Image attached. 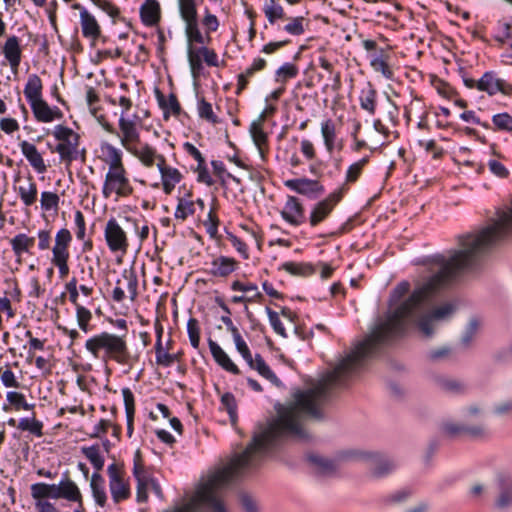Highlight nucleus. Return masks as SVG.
Returning a JSON list of instances; mask_svg holds the SVG:
<instances>
[{"mask_svg": "<svg viewBox=\"0 0 512 512\" xmlns=\"http://www.w3.org/2000/svg\"><path fill=\"white\" fill-rule=\"evenodd\" d=\"M85 348L95 358L100 357L103 352V359L114 360L119 364H127L130 361V352L124 337L108 332H103L89 338Z\"/></svg>", "mask_w": 512, "mask_h": 512, "instance_id": "nucleus-1", "label": "nucleus"}, {"mask_svg": "<svg viewBox=\"0 0 512 512\" xmlns=\"http://www.w3.org/2000/svg\"><path fill=\"white\" fill-rule=\"evenodd\" d=\"M119 139L127 152L139 162L147 157L156 148L148 143H142L137 123L121 115L119 118Z\"/></svg>", "mask_w": 512, "mask_h": 512, "instance_id": "nucleus-2", "label": "nucleus"}, {"mask_svg": "<svg viewBox=\"0 0 512 512\" xmlns=\"http://www.w3.org/2000/svg\"><path fill=\"white\" fill-rule=\"evenodd\" d=\"M145 168L152 169L156 167L160 172L161 181L151 184L153 188L162 187L166 195H170L182 179V173L174 167L167 164L166 158L163 154L159 153L157 149L152 151L145 159L140 162Z\"/></svg>", "mask_w": 512, "mask_h": 512, "instance_id": "nucleus-3", "label": "nucleus"}, {"mask_svg": "<svg viewBox=\"0 0 512 512\" xmlns=\"http://www.w3.org/2000/svg\"><path fill=\"white\" fill-rule=\"evenodd\" d=\"M72 233L67 228H61L55 234L53 245L51 246V264L58 268L62 279L69 275L70 246L72 243Z\"/></svg>", "mask_w": 512, "mask_h": 512, "instance_id": "nucleus-4", "label": "nucleus"}, {"mask_svg": "<svg viewBox=\"0 0 512 512\" xmlns=\"http://www.w3.org/2000/svg\"><path fill=\"white\" fill-rule=\"evenodd\" d=\"M53 136L58 141L55 151L59 154L61 161L70 165L78 154L79 134L69 127L57 125L53 130Z\"/></svg>", "mask_w": 512, "mask_h": 512, "instance_id": "nucleus-5", "label": "nucleus"}, {"mask_svg": "<svg viewBox=\"0 0 512 512\" xmlns=\"http://www.w3.org/2000/svg\"><path fill=\"white\" fill-rule=\"evenodd\" d=\"M442 433L449 438L466 437L473 440L484 439L488 436V429L485 423L476 422L456 423L453 421H444L441 424Z\"/></svg>", "mask_w": 512, "mask_h": 512, "instance_id": "nucleus-6", "label": "nucleus"}, {"mask_svg": "<svg viewBox=\"0 0 512 512\" xmlns=\"http://www.w3.org/2000/svg\"><path fill=\"white\" fill-rule=\"evenodd\" d=\"M179 11L185 23L187 42L204 44V37L199 29L195 0H178Z\"/></svg>", "mask_w": 512, "mask_h": 512, "instance_id": "nucleus-7", "label": "nucleus"}, {"mask_svg": "<svg viewBox=\"0 0 512 512\" xmlns=\"http://www.w3.org/2000/svg\"><path fill=\"white\" fill-rule=\"evenodd\" d=\"M455 310L456 307L453 303L440 304L419 316L417 326L425 337H430L434 333L436 325L441 321L449 319Z\"/></svg>", "mask_w": 512, "mask_h": 512, "instance_id": "nucleus-8", "label": "nucleus"}, {"mask_svg": "<svg viewBox=\"0 0 512 512\" xmlns=\"http://www.w3.org/2000/svg\"><path fill=\"white\" fill-rule=\"evenodd\" d=\"M133 193V187L128 178L127 171L106 173L102 194L105 199L115 196L116 199L129 197Z\"/></svg>", "mask_w": 512, "mask_h": 512, "instance_id": "nucleus-9", "label": "nucleus"}, {"mask_svg": "<svg viewBox=\"0 0 512 512\" xmlns=\"http://www.w3.org/2000/svg\"><path fill=\"white\" fill-rule=\"evenodd\" d=\"M104 237L111 252H121L123 254L127 252L129 248L128 237L116 219L111 218L107 221Z\"/></svg>", "mask_w": 512, "mask_h": 512, "instance_id": "nucleus-10", "label": "nucleus"}, {"mask_svg": "<svg viewBox=\"0 0 512 512\" xmlns=\"http://www.w3.org/2000/svg\"><path fill=\"white\" fill-rule=\"evenodd\" d=\"M344 191L345 188L343 186L314 206L309 217L311 226H317L330 215L335 206L341 201Z\"/></svg>", "mask_w": 512, "mask_h": 512, "instance_id": "nucleus-11", "label": "nucleus"}, {"mask_svg": "<svg viewBox=\"0 0 512 512\" xmlns=\"http://www.w3.org/2000/svg\"><path fill=\"white\" fill-rule=\"evenodd\" d=\"M109 487L113 500L119 503L130 496V487L125 479L124 471L117 465L111 464L107 469Z\"/></svg>", "mask_w": 512, "mask_h": 512, "instance_id": "nucleus-12", "label": "nucleus"}, {"mask_svg": "<svg viewBox=\"0 0 512 512\" xmlns=\"http://www.w3.org/2000/svg\"><path fill=\"white\" fill-rule=\"evenodd\" d=\"M351 457L367 462L369 468L375 476L386 475L394 467V464L391 460L378 453L368 451H354L351 453Z\"/></svg>", "mask_w": 512, "mask_h": 512, "instance_id": "nucleus-13", "label": "nucleus"}, {"mask_svg": "<svg viewBox=\"0 0 512 512\" xmlns=\"http://www.w3.org/2000/svg\"><path fill=\"white\" fill-rule=\"evenodd\" d=\"M495 482L499 490L495 499V507L499 510L512 507V475L500 472L496 475Z\"/></svg>", "mask_w": 512, "mask_h": 512, "instance_id": "nucleus-14", "label": "nucleus"}, {"mask_svg": "<svg viewBox=\"0 0 512 512\" xmlns=\"http://www.w3.org/2000/svg\"><path fill=\"white\" fill-rule=\"evenodd\" d=\"M137 296V279L133 273H125L121 279H118L116 286L113 289L112 297L115 301L121 302L126 297H129L132 301Z\"/></svg>", "mask_w": 512, "mask_h": 512, "instance_id": "nucleus-15", "label": "nucleus"}, {"mask_svg": "<svg viewBox=\"0 0 512 512\" xmlns=\"http://www.w3.org/2000/svg\"><path fill=\"white\" fill-rule=\"evenodd\" d=\"M100 159L108 167L106 173L127 171L123 162L122 152L111 144H104L101 146Z\"/></svg>", "mask_w": 512, "mask_h": 512, "instance_id": "nucleus-16", "label": "nucleus"}, {"mask_svg": "<svg viewBox=\"0 0 512 512\" xmlns=\"http://www.w3.org/2000/svg\"><path fill=\"white\" fill-rule=\"evenodd\" d=\"M1 51L8 61L11 70L16 73L22 59V49L19 38L14 35L9 36L4 42Z\"/></svg>", "mask_w": 512, "mask_h": 512, "instance_id": "nucleus-17", "label": "nucleus"}, {"mask_svg": "<svg viewBox=\"0 0 512 512\" xmlns=\"http://www.w3.org/2000/svg\"><path fill=\"white\" fill-rule=\"evenodd\" d=\"M49 491L52 499L63 498L68 501H80V490L70 479L63 480L58 485L50 484Z\"/></svg>", "mask_w": 512, "mask_h": 512, "instance_id": "nucleus-18", "label": "nucleus"}, {"mask_svg": "<svg viewBox=\"0 0 512 512\" xmlns=\"http://www.w3.org/2000/svg\"><path fill=\"white\" fill-rule=\"evenodd\" d=\"M477 88L481 91H486L490 95L497 92H501L505 95L512 94V85L502 79L496 78L492 73H485L477 82Z\"/></svg>", "mask_w": 512, "mask_h": 512, "instance_id": "nucleus-19", "label": "nucleus"}, {"mask_svg": "<svg viewBox=\"0 0 512 512\" xmlns=\"http://www.w3.org/2000/svg\"><path fill=\"white\" fill-rule=\"evenodd\" d=\"M199 206L201 210L204 209V201L192 199V193L187 191L185 195L178 198V203L175 209L174 216L177 220L184 221L196 212V207Z\"/></svg>", "mask_w": 512, "mask_h": 512, "instance_id": "nucleus-20", "label": "nucleus"}, {"mask_svg": "<svg viewBox=\"0 0 512 512\" xmlns=\"http://www.w3.org/2000/svg\"><path fill=\"white\" fill-rule=\"evenodd\" d=\"M30 105L34 117L39 122L49 123L63 117V113L59 108H51L43 98L31 103Z\"/></svg>", "mask_w": 512, "mask_h": 512, "instance_id": "nucleus-21", "label": "nucleus"}, {"mask_svg": "<svg viewBox=\"0 0 512 512\" xmlns=\"http://www.w3.org/2000/svg\"><path fill=\"white\" fill-rule=\"evenodd\" d=\"M281 216L292 225H299L304 219V208L298 198L289 196L281 211Z\"/></svg>", "mask_w": 512, "mask_h": 512, "instance_id": "nucleus-22", "label": "nucleus"}, {"mask_svg": "<svg viewBox=\"0 0 512 512\" xmlns=\"http://www.w3.org/2000/svg\"><path fill=\"white\" fill-rule=\"evenodd\" d=\"M265 122V115H260L259 118L252 122L250 125V134L254 144L257 146L261 158L264 160L268 151V137L264 132L263 125Z\"/></svg>", "mask_w": 512, "mask_h": 512, "instance_id": "nucleus-23", "label": "nucleus"}, {"mask_svg": "<svg viewBox=\"0 0 512 512\" xmlns=\"http://www.w3.org/2000/svg\"><path fill=\"white\" fill-rule=\"evenodd\" d=\"M285 185L297 193L306 196L319 195L324 191L323 186L320 185L317 180H310L307 178L287 180Z\"/></svg>", "mask_w": 512, "mask_h": 512, "instance_id": "nucleus-24", "label": "nucleus"}, {"mask_svg": "<svg viewBox=\"0 0 512 512\" xmlns=\"http://www.w3.org/2000/svg\"><path fill=\"white\" fill-rule=\"evenodd\" d=\"M80 25L83 36L91 40L94 45L101 36V28L96 18L87 10H82L80 13Z\"/></svg>", "mask_w": 512, "mask_h": 512, "instance_id": "nucleus-25", "label": "nucleus"}, {"mask_svg": "<svg viewBox=\"0 0 512 512\" xmlns=\"http://www.w3.org/2000/svg\"><path fill=\"white\" fill-rule=\"evenodd\" d=\"M20 148L27 161L38 173H44L47 170L45 161L34 144L28 141H22Z\"/></svg>", "mask_w": 512, "mask_h": 512, "instance_id": "nucleus-26", "label": "nucleus"}, {"mask_svg": "<svg viewBox=\"0 0 512 512\" xmlns=\"http://www.w3.org/2000/svg\"><path fill=\"white\" fill-rule=\"evenodd\" d=\"M209 348L215 361L226 371L239 374L237 365L229 358L225 351L213 340H209Z\"/></svg>", "mask_w": 512, "mask_h": 512, "instance_id": "nucleus-27", "label": "nucleus"}, {"mask_svg": "<svg viewBox=\"0 0 512 512\" xmlns=\"http://www.w3.org/2000/svg\"><path fill=\"white\" fill-rule=\"evenodd\" d=\"M140 15L143 23L154 26L160 20V5L157 0H146L141 6Z\"/></svg>", "mask_w": 512, "mask_h": 512, "instance_id": "nucleus-28", "label": "nucleus"}, {"mask_svg": "<svg viewBox=\"0 0 512 512\" xmlns=\"http://www.w3.org/2000/svg\"><path fill=\"white\" fill-rule=\"evenodd\" d=\"M246 362L253 370H256L262 377L269 380L272 384L277 387L282 385L279 378L272 372L270 367L259 354H256L255 357H251V360Z\"/></svg>", "mask_w": 512, "mask_h": 512, "instance_id": "nucleus-29", "label": "nucleus"}, {"mask_svg": "<svg viewBox=\"0 0 512 512\" xmlns=\"http://www.w3.org/2000/svg\"><path fill=\"white\" fill-rule=\"evenodd\" d=\"M18 195L25 206H31L37 199V186L33 178H26L17 189Z\"/></svg>", "mask_w": 512, "mask_h": 512, "instance_id": "nucleus-30", "label": "nucleus"}, {"mask_svg": "<svg viewBox=\"0 0 512 512\" xmlns=\"http://www.w3.org/2000/svg\"><path fill=\"white\" fill-rule=\"evenodd\" d=\"M237 266V262L233 258L219 257L211 263L209 272L213 276L226 277L231 274Z\"/></svg>", "mask_w": 512, "mask_h": 512, "instance_id": "nucleus-31", "label": "nucleus"}, {"mask_svg": "<svg viewBox=\"0 0 512 512\" xmlns=\"http://www.w3.org/2000/svg\"><path fill=\"white\" fill-rule=\"evenodd\" d=\"M436 382L439 388L448 394L461 395L467 390L466 384L455 378L440 376L436 379Z\"/></svg>", "mask_w": 512, "mask_h": 512, "instance_id": "nucleus-32", "label": "nucleus"}, {"mask_svg": "<svg viewBox=\"0 0 512 512\" xmlns=\"http://www.w3.org/2000/svg\"><path fill=\"white\" fill-rule=\"evenodd\" d=\"M42 89L43 85L40 77L36 74L30 75L24 89V95L30 104L42 99Z\"/></svg>", "mask_w": 512, "mask_h": 512, "instance_id": "nucleus-33", "label": "nucleus"}, {"mask_svg": "<svg viewBox=\"0 0 512 512\" xmlns=\"http://www.w3.org/2000/svg\"><path fill=\"white\" fill-rule=\"evenodd\" d=\"M486 409L483 403L472 402L466 405L462 410V416L464 421L469 423L482 422L485 417Z\"/></svg>", "mask_w": 512, "mask_h": 512, "instance_id": "nucleus-34", "label": "nucleus"}, {"mask_svg": "<svg viewBox=\"0 0 512 512\" xmlns=\"http://www.w3.org/2000/svg\"><path fill=\"white\" fill-rule=\"evenodd\" d=\"M35 239L24 233L17 234L10 241L12 250L17 257H21L23 253H28L34 246Z\"/></svg>", "mask_w": 512, "mask_h": 512, "instance_id": "nucleus-35", "label": "nucleus"}, {"mask_svg": "<svg viewBox=\"0 0 512 512\" xmlns=\"http://www.w3.org/2000/svg\"><path fill=\"white\" fill-rule=\"evenodd\" d=\"M156 96L159 106L164 111V115L167 118L168 114L171 113L175 116L180 114V104L177 97L174 94H170L167 98L159 91H156Z\"/></svg>", "mask_w": 512, "mask_h": 512, "instance_id": "nucleus-36", "label": "nucleus"}, {"mask_svg": "<svg viewBox=\"0 0 512 512\" xmlns=\"http://www.w3.org/2000/svg\"><path fill=\"white\" fill-rule=\"evenodd\" d=\"M266 61L262 58L255 59L252 65L245 72L238 75L237 93H241L248 85V80L254 73L265 68Z\"/></svg>", "mask_w": 512, "mask_h": 512, "instance_id": "nucleus-37", "label": "nucleus"}, {"mask_svg": "<svg viewBox=\"0 0 512 512\" xmlns=\"http://www.w3.org/2000/svg\"><path fill=\"white\" fill-rule=\"evenodd\" d=\"M90 487L96 503L103 507L106 504L107 496L105 492V482L99 473H94L91 477Z\"/></svg>", "mask_w": 512, "mask_h": 512, "instance_id": "nucleus-38", "label": "nucleus"}, {"mask_svg": "<svg viewBox=\"0 0 512 512\" xmlns=\"http://www.w3.org/2000/svg\"><path fill=\"white\" fill-rule=\"evenodd\" d=\"M321 134L324 139V144L329 153H332L335 148L336 141V127L331 119L325 120L321 124Z\"/></svg>", "mask_w": 512, "mask_h": 512, "instance_id": "nucleus-39", "label": "nucleus"}, {"mask_svg": "<svg viewBox=\"0 0 512 512\" xmlns=\"http://www.w3.org/2000/svg\"><path fill=\"white\" fill-rule=\"evenodd\" d=\"M308 460L318 473L330 474L336 470L335 462L323 456L309 455Z\"/></svg>", "mask_w": 512, "mask_h": 512, "instance_id": "nucleus-40", "label": "nucleus"}, {"mask_svg": "<svg viewBox=\"0 0 512 512\" xmlns=\"http://www.w3.org/2000/svg\"><path fill=\"white\" fill-rule=\"evenodd\" d=\"M281 0H270L264 7V13L270 24L277 20L284 19V8L280 3Z\"/></svg>", "mask_w": 512, "mask_h": 512, "instance_id": "nucleus-41", "label": "nucleus"}, {"mask_svg": "<svg viewBox=\"0 0 512 512\" xmlns=\"http://www.w3.org/2000/svg\"><path fill=\"white\" fill-rule=\"evenodd\" d=\"M17 428L21 431H28L36 437L43 436V423L35 418H23L18 421Z\"/></svg>", "mask_w": 512, "mask_h": 512, "instance_id": "nucleus-42", "label": "nucleus"}, {"mask_svg": "<svg viewBox=\"0 0 512 512\" xmlns=\"http://www.w3.org/2000/svg\"><path fill=\"white\" fill-rule=\"evenodd\" d=\"M480 326L481 322L477 318H471L468 321L467 326L465 327V330L463 331L460 338V342L463 346H470L472 341L475 339Z\"/></svg>", "mask_w": 512, "mask_h": 512, "instance_id": "nucleus-43", "label": "nucleus"}, {"mask_svg": "<svg viewBox=\"0 0 512 512\" xmlns=\"http://www.w3.org/2000/svg\"><path fill=\"white\" fill-rule=\"evenodd\" d=\"M82 453L85 455V457L90 461V463L97 471H100L103 468L104 458L100 453L99 446L93 445L90 447H83Z\"/></svg>", "mask_w": 512, "mask_h": 512, "instance_id": "nucleus-44", "label": "nucleus"}, {"mask_svg": "<svg viewBox=\"0 0 512 512\" xmlns=\"http://www.w3.org/2000/svg\"><path fill=\"white\" fill-rule=\"evenodd\" d=\"M202 22V25L204 26L205 28V34H206V37L203 35L204 37V43L206 42V39L207 41L210 40V36L209 34L211 32H215L218 30L219 28V20L218 18L213 15L208 9L205 10V13H204V16L201 20Z\"/></svg>", "mask_w": 512, "mask_h": 512, "instance_id": "nucleus-45", "label": "nucleus"}, {"mask_svg": "<svg viewBox=\"0 0 512 512\" xmlns=\"http://www.w3.org/2000/svg\"><path fill=\"white\" fill-rule=\"evenodd\" d=\"M376 91L369 87L366 91H363V95L360 98L361 108L368 111L370 114H374L376 110Z\"/></svg>", "mask_w": 512, "mask_h": 512, "instance_id": "nucleus-46", "label": "nucleus"}, {"mask_svg": "<svg viewBox=\"0 0 512 512\" xmlns=\"http://www.w3.org/2000/svg\"><path fill=\"white\" fill-rule=\"evenodd\" d=\"M198 113L202 119L206 121L217 124L219 123V119L217 115L214 113L212 105L207 102L204 98L200 99L198 102Z\"/></svg>", "mask_w": 512, "mask_h": 512, "instance_id": "nucleus-47", "label": "nucleus"}, {"mask_svg": "<svg viewBox=\"0 0 512 512\" xmlns=\"http://www.w3.org/2000/svg\"><path fill=\"white\" fill-rule=\"evenodd\" d=\"M297 74V66L291 63H286L276 71V81L285 84L289 79L295 78Z\"/></svg>", "mask_w": 512, "mask_h": 512, "instance_id": "nucleus-48", "label": "nucleus"}, {"mask_svg": "<svg viewBox=\"0 0 512 512\" xmlns=\"http://www.w3.org/2000/svg\"><path fill=\"white\" fill-rule=\"evenodd\" d=\"M232 289L235 291H242L247 293V296H249V301H255L256 299L262 297L261 293L257 289V286L251 283L234 281L232 283Z\"/></svg>", "mask_w": 512, "mask_h": 512, "instance_id": "nucleus-49", "label": "nucleus"}, {"mask_svg": "<svg viewBox=\"0 0 512 512\" xmlns=\"http://www.w3.org/2000/svg\"><path fill=\"white\" fill-rule=\"evenodd\" d=\"M231 333H232V336H233V339H234V342H235V345H236V348H237L238 352L242 355V357L246 361H250L252 355L250 353V350H249L246 342L241 337L238 329L236 327H233L231 329Z\"/></svg>", "mask_w": 512, "mask_h": 512, "instance_id": "nucleus-50", "label": "nucleus"}, {"mask_svg": "<svg viewBox=\"0 0 512 512\" xmlns=\"http://www.w3.org/2000/svg\"><path fill=\"white\" fill-rule=\"evenodd\" d=\"M50 484L36 483L31 485V495L36 502L48 501L50 498Z\"/></svg>", "mask_w": 512, "mask_h": 512, "instance_id": "nucleus-51", "label": "nucleus"}, {"mask_svg": "<svg viewBox=\"0 0 512 512\" xmlns=\"http://www.w3.org/2000/svg\"><path fill=\"white\" fill-rule=\"evenodd\" d=\"M76 318L79 328L83 332L89 331V322L92 318L91 312L86 309L84 306L77 305L76 306Z\"/></svg>", "mask_w": 512, "mask_h": 512, "instance_id": "nucleus-52", "label": "nucleus"}, {"mask_svg": "<svg viewBox=\"0 0 512 512\" xmlns=\"http://www.w3.org/2000/svg\"><path fill=\"white\" fill-rule=\"evenodd\" d=\"M368 163V158H362L358 162L352 164L346 173V183H354L362 173L363 168Z\"/></svg>", "mask_w": 512, "mask_h": 512, "instance_id": "nucleus-53", "label": "nucleus"}, {"mask_svg": "<svg viewBox=\"0 0 512 512\" xmlns=\"http://www.w3.org/2000/svg\"><path fill=\"white\" fill-rule=\"evenodd\" d=\"M41 207L45 211L57 209L59 205V196L54 192H42L40 199Z\"/></svg>", "mask_w": 512, "mask_h": 512, "instance_id": "nucleus-54", "label": "nucleus"}, {"mask_svg": "<svg viewBox=\"0 0 512 512\" xmlns=\"http://www.w3.org/2000/svg\"><path fill=\"white\" fill-rule=\"evenodd\" d=\"M8 402L15 407L16 410L20 408L24 410H31L34 406L28 404L25 400V396L19 392H8L7 393Z\"/></svg>", "mask_w": 512, "mask_h": 512, "instance_id": "nucleus-55", "label": "nucleus"}, {"mask_svg": "<svg viewBox=\"0 0 512 512\" xmlns=\"http://www.w3.org/2000/svg\"><path fill=\"white\" fill-rule=\"evenodd\" d=\"M282 269L292 275H308L313 272L311 266L294 262L284 263Z\"/></svg>", "mask_w": 512, "mask_h": 512, "instance_id": "nucleus-56", "label": "nucleus"}, {"mask_svg": "<svg viewBox=\"0 0 512 512\" xmlns=\"http://www.w3.org/2000/svg\"><path fill=\"white\" fill-rule=\"evenodd\" d=\"M188 335L190 343L194 348H198L200 342V329L198 321L195 318H190L187 324Z\"/></svg>", "mask_w": 512, "mask_h": 512, "instance_id": "nucleus-57", "label": "nucleus"}, {"mask_svg": "<svg viewBox=\"0 0 512 512\" xmlns=\"http://www.w3.org/2000/svg\"><path fill=\"white\" fill-rule=\"evenodd\" d=\"M371 66L376 72H380L383 76L390 79L393 72L384 57H377L371 61Z\"/></svg>", "mask_w": 512, "mask_h": 512, "instance_id": "nucleus-58", "label": "nucleus"}, {"mask_svg": "<svg viewBox=\"0 0 512 512\" xmlns=\"http://www.w3.org/2000/svg\"><path fill=\"white\" fill-rule=\"evenodd\" d=\"M493 124L499 130L512 131V117L508 113L494 115Z\"/></svg>", "mask_w": 512, "mask_h": 512, "instance_id": "nucleus-59", "label": "nucleus"}, {"mask_svg": "<svg viewBox=\"0 0 512 512\" xmlns=\"http://www.w3.org/2000/svg\"><path fill=\"white\" fill-rule=\"evenodd\" d=\"M0 379L5 387L18 388L20 386L14 372L10 368H0Z\"/></svg>", "mask_w": 512, "mask_h": 512, "instance_id": "nucleus-60", "label": "nucleus"}, {"mask_svg": "<svg viewBox=\"0 0 512 512\" xmlns=\"http://www.w3.org/2000/svg\"><path fill=\"white\" fill-rule=\"evenodd\" d=\"M194 43H189L188 42V61H189V65L191 67V70L193 72L195 71H198L201 69L202 67V60H201V53L198 51H195L193 48H192V45Z\"/></svg>", "mask_w": 512, "mask_h": 512, "instance_id": "nucleus-61", "label": "nucleus"}, {"mask_svg": "<svg viewBox=\"0 0 512 512\" xmlns=\"http://www.w3.org/2000/svg\"><path fill=\"white\" fill-rule=\"evenodd\" d=\"M124 404H125V410H126V416L128 418L134 417L135 413V404H134V396L133 393L130 391V389L125 388L122 391Z\"/></svg>", "mask_w": 512, "mask_h": 512, "instance_id": "nucleus-62", "label": "nucleus"}, {"mask_svg": "<svg viewBox=\"0 0 512 512\" xmlns=\"http://www.w3.org/2000/svg\"><path fill=\"white\" fill-rule=\"evenodd\" d=\"M269 321L275 332L283 337L286 336L285 328L277 312L268 309Z\"/></svg>", "mask_w": 512, "mask_h": 512, "instance_id": "nucleus-63", "label": "nucleus"}, {"mask_svg": "<svg viewBox=\"0 0 512 512\" xmlns=\"http://www.w3.org/2000/svg\"><path fill=\"white\" fill-rule=\"evenodd\" d=\"M494 414L505 417L512 415V400H504L497 403L493 408Z\"/></svg>", "mask_w": 512, "mask_h": 512, "instance_id": "nucleus-64", "label": "nucleus"}]
</instances>
